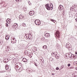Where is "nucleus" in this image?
<instances>
[{"label":"nucleus","instance_id":"nucleus-1","mask_svg":"<svg viewBox=\"0 0 77 77\" xmlns=\"http://www.w3.org/2000/svg\"><path fill=\"white\" fill-rule=\"evenodd\" d=\"M53 5L52 3L50 4V5L49 4H47L45 5V7L48 11L51 10L53 9Z\"/></svg>","mask_w":77,"mask_h":77},{"label":"nucleus","instance_id":"nucleus-2","mask_svg":"<svg viewBox=\"0 0 77 77\" xmlns=\"http://www.w3.org/2000/svg\"><path fill=\"white\" fill-rule=\"evenodd\" d=\"M22 65L21 63H17L15 65V69L16 70H19L20 69V68H21Z\"/></svg>","mask_w":77,"mask_h":77},{"label":"nucleus","instance_id":"nucleus-3","mask_svg":"<svg viewBox=\"0 0 77 77\" xmlns=\"http://www.w3.org/2000/svg\"><path fill=\"white\" fill-rule=\"evenodd\" d=\"M66 56L68 55V56H69V58H71V59H72L73 57H74V54H72V53H67L66 54Z\"/></svg>","mask_w":77,"mask_h":77},{"label":"nucleus","instance_id":"nucleus-4","mask_svg":"<svg viewBox=\"0 0 77 77\" xmlns=\"http://www.w3.org/2000/svg\"><path fill=\"white\" fill-rule=\"evenodd\" d=\"M66 47L69 50H70L71 48V45L69 43H67L66 44Z\"/></svg>","mask_w":77,"mask_h":77},{"label":"nucleus","instance_id":"nucleus-5","mask_svg":"<svg viewBox=\"0 0 77 77\" xmlns=\"http://www.w3.org/2000/svg\"><path fill=\"white\" fill-rule=\"evenodd\" d=\"M35 24H36V25H37V26H39V25H40V24H41V22L40 21V20H35Z\"/></svg>","mask_w":77,"mask_h":77},{"label":"nucleus","instance_id":"nucleus-6","mask_svg":"<svg viewBox=\"0 0 77 77\" xmlns=\"http://www.w3.org/2000/svg\"><path fill=\"white\" fill-rule=\"evenodd\" d=\"M12 40H13V42L14 44L15 43H16V39H15V38L12 37L11 38V41L12 43Z\"/></svg>","mask_w":77,"mask_h":77},{"label":"nucleus","instance_id":"nucleus-7","mask_svg":"<svg viewBox=\"0 0 77 77\" xmlns=\"http://www.w3.org/2000/svg\"><path fill=\"white\" fill-rule=\"evenodd\" d=\"M56 35L58 38H60V32L59 31H57L56 32Z\"/></svg>","mask_w":77,"mask_h":77},{"label":"nucleus","instance_id":"nucleus-8","mask_svg":"<svg viewBox=\"0 0 77 77\" xmlns=\"http://www.w3.org/2000/svg\"><path fill=\"white\" fill-rule=\"evenodd\" d=\"M58 8H59V10L60 11H62V10H63V6L61 5H59V6Z\"/></svg>","mask_w":77,"mask_h":77},{"label":"nucleus","instance_id":"nucleus-9","mask_svg":"<svg viewBox=\"0 0 77 77\" xmlns=\"http://www.w3.org/2000/svg\"><path fill=\"white\" fill-rule=\"evenodd\" d=\"M18 26V24L15 23L13 24V27L14 28H17Z\"/></svg>","mask_w":77,"mask_h":77},{"label":"nucleus","instance_id":"nucleus-10","mask_svg":"<svg viewBox=\"0 0 77 77\" xmlns=\"http://www.w3.org/2000/svg\"><path fill=\"white\" fill-rule=\"evenodd\" d=\"M28 56H29V57H32V55H33V53L32 52H29L28 54Z\"/></svg>","mask_w":77,"mask_h":77},{"label":"nucleus","instance_id":"nucleus-11","mask_svg":"<svg viewBox=\"0 0 77 77\" xmlns=\"http://www.w3.org/2000/svg\"><path fill=\"white\" fill-rule=\"evenodd\" d=\"M70 10H72L73 11H74L75 10V6H72L70 8Z\"/></svg>","mask_w":77,"mask_h":77},{"label":"nucleus","instance_id":"nucleus-12","mask_svg":"<svg viewBox=\"0 0 77 77\" xmlns=\"http://www.w3.org/2000/svg\"><path fill=\"white\" fill-rule=\"evenodd\" d=\"M57 54V52L56 51L54 52H52L51 54L52 56H56Z\"/></svg>","mask_w":77,"mask_h":77},{"label":"nucleus","instance_id":"nucleus-13","mask_svg":"<svg viewBox=\"0 0 77 77\" xmlns=\"http://www.w3.org/2000/svg\"><path fill=\"white\" fill-rule=\"evenodd\" d=\"M45 37H46V38H49V37H50V35L49 34V33H46L45 35Z\"/></svg>","mask_w":77,"mask_h":77},{"label":"nucleus","instance_id":"nucleus-14","mask_svg":"<svg viewBox=\"0 0 77 77\" xmlns=\"http://www.w3.org/2000/svg\"><path fill=\"white\" fill-rule=\"evenodd\" d=\"M11 21V20L10 19H8L6 20V22L8 24H10Z\"/></svg>","mask_w":77,"mask_h":77},{"label":"nucleus","instance_id":"nucleus-15","mask_svg":"<svg viewBox=\"0 0 77 77\" xmlns=\"http://www.w3.org/2000/svg\"><path fill=\"white\" fill-rule=\"evenodd\" d=\"M22 61L24 62H27V59H26V58H23L22 59Z\"/></svg>","mask_w":77,"mask_h":77},{"label":"nucleus","instance_id":"nucleus-16","mask_svg":"<svg viewBox=\"0 0 77 77\" xmlns=\"http://www.w3.org/2000/svg\"><path fill=\"white\" fill-rule=\"evenodd\" d=\"M55 56V57L57 59H58L59 58V57H60V55L58 54H56Z\"/></svg>","mask_w":77,"mask_h":77},{"label":"nucleus","instance_id":"nucleus-17","mask_svg":"<svg viewBox=\"0 0 77 77\" xmlns=\"http://www.w3.org/2000/svg\"><path fill=\"white\" fill-rule=\"evenodd\" d=\"M5 39H6V40H7V41H8V39H9V36L8 35H7L5 37Z\"/></svg>","mask_w":77,"mask_h":77},{"label":"nucleus","instance_id":"nucleus-18","mask_svg":"<svg viewBox=\"0 0 77 77\" xmlns=\"http://www.w3.org/2000/svg\"><path fill=\"white\" fill-rule=\"evenodd\" d=\"M29 14L30 16L33 15V13L32 12V11H30L29 12Z\"/></svg>","mask_w":77,"mask_h":77},{"label":"nucleus","instance_id":"nucleus-19","mask_svg":"<svg viewBox=\"0 0 77 77\" xmlns=\"http://www.w3.org/2000/svg\"><path fill=\"white\" fill-rule=\"evenodd\" d=\"M9 66L8 65H6V67H5V69L6 70H8L9 69Z\"/></svg>","mask_w":77,"mask_h":77},{"label":"nucleus","instance_id":"nucleus-20","mask_svg":"<svg viewBox=\"0 0 77 77\" xmlns=\"http://www.w3.org/2000/svg\"><path fill=\"white\" fill-rule=\"evenodd\" d=\"M3 62H4V63H7L8 62V61H7V59H6V58L5 59L3 60Z\"/></svg>","mask_w":77,"mask_h":77},{"label":"nucleus","instance_id":"nucleus-21","mask_svg":"<svg viewBox=\"0 0 77 77\" xmlns=\"http://www.w3.org/2000/svg\"><path fill=\"white\" fill-rule=\"evenodd\" d=\"M43 48H44V49L45 50V49H47V46H46L45 45H44V46H43Z\"/></svg>","mask_w":77,"mask_h":77},{"label":"nucleus","instance_id":"nucleus-22","mask_svg":"<svg viewBox=\"0 0 77 77\" xmlns=\"http://www.w3.org/2000/svg\"><path fill=\"white\" fill-rule=\"evenodd\" d=\"M49 60H50L51 61H53L54 60V59L52 57H51L49 58Z\"/></svg>","mask_w":77,"mask_h":77},{"label":"nucleus","instance_id":"nucleus-23","mask_svg":"<svg viewBox=\"0 0 77 77\" xmlns=\"http://www.w3.org/2000/svg\"><path fill=\"white\" fill-rule=\"evenodd\" d=\"M25 54H28V51L27 50H25L24 51Z\"/></svg>","mask_w":77,"mask_h":77},{"label":"nucleus","instance_id":"nucleus-24","mask_svg":"<svg viewBox=\"0 0 77 77\" xmlns=\"http://www.w3.org/2000/svg\"><path fill=\"white\" fill-rule=\"evenodd\" d=\"M19 18L20 19H21V20H22V19H23V18H22V16H21V15H20L19 16Z\"/></svg>","mask_w":77,"mask_h":77},{"label":"nucleus","instance_id":"nucleus-25","mask_svg":"<svg viewBox=\"0 0 77 77\" xmlns=\"http://www.w3.org/2000/svg\"><path fill=\"white\" fill-rule=\"evenodd\" d=\"M77 59V57H75L74 55L73 58H72V59Z\"/></svg>","mask_w":77,"mask_h":77},{"label":"nucleus","instance_id":"nucleus-26","mask_svg":"<svg viewBox=\"0 0 77 77\" xmlns=\"http://www.w3.org/2000/svg\"><path fill=\"white\" fill-rule=\"evenodd\" d=\"M16 2H21V0H15Z\"/></svg>","mask_w":77,"mask_h":77},{"label":"nucleus","instance_id":"nucleus-27","mask_svg":"<svg viewBox=\"0 0 77 77\" xmlns=\"http://www.w3.org/2000/svg\"><path fill=\"white\" fill-rule=\"evenodd\" d=\"M23 9H24L25 11H26L27 10V8L26 7L23 8Z\"/></svg>","mask_w":77,"mask_h":77},{"label":"nucleus","instance_id":"nucleus-28","mask_svg":"<svg viewBox=\"0 0 77 77\" xmlns=\"http://www.w3.org/2000/svg\"><path fill=\"white\" fill-rule=\"evenodd\" d=\"M9 48V47H6L5 48V49H7V50H8Z\"/></svg>","mask_w":77,"mask_h":77},{"label":"nucleus","instance_id":"nucleus-29","mask_svg":"<svg viewBox=\"0 0 77 77\" xmlns=\"http://www.w3.org/2000/svg\"><path fill=\"white\" fill-rule=\"evenodd\" d=\"M67 66H71V64H70V63L68 64Z\"/></svg>","mask_w":77,"mask_h":77},{"label":"nucleus","instance_id":"nucleus-30","mask_svg":"<svg viewBox=\"0 0 77 77\" xmlns=\"http://www.w3.org/2000/svg\"><path fill=\"white\" fill-rule=\"evenodd\" d=\"M59 67H57L56 68V70H59Z\"/></svg>","mask_w":77,"mask_h":77},{"label":"nucleus","instance_id":"nucleus-31","mask_svg":"<svg viewBox=\"0 0 77 77\" xmlns=\"http://www.w3.org/2000/svg\"><path fill=\"white\" fill-rule=\"evenodd\" d=\"M5 26L6 27H8V23H6L5 24Z\"/></svg>","mask_w":77,"mask_h":77},{"label":"nucleus","instance_id":"nucleus-32","mask_svg":"<svg viewBox=\"0 0 77 77\" xmlns=\"http://www.w3.org/2000/svg\"><path fill=\"white\" fill-rule=\"evenodd\" d=\"M35 66H37V67H38V65L36 63H35Z\"/></svg>","mask_w":77,"mask_h":77},{"label":"nucleus","instance_id":"nucleus-33","mask_svg":"<svg viewBox=\"0 0 77 77\" xmlns=\"http://www.w3.org/2000/svg\"><path fill=\"white\" fill-rule=\"evenodd\" d=\"M8 62H9V58H6Z\"/></svg>","mask_w":77,"mask_h":77},{"label":"nucleus","instance_id":"nucleus-34","mask_svg":"<svg viewBox=\"0 0 77 77\" xmlns=\"http://www.w3.org/2000/svg\"><path fill=\"white\" fill-rule=\"evenodd\" d=\"M50 21H52V22H53V19H51L50 20Z\"/></svg>","mask_w":77,"mask_h":77},{"label":"nucleus","instance_id":"nucleus-35","mask_svg":"<svg viewBox=\"0 0 77 77\" xmlns=\"http://www.w3.org/2000/svg\"><path fill=\"white\" fill-rule=\"evenodd\" d=\"M73 68H74V67H70V69H73Z\"/></svg>","mask_w":77,"mask_h":77},{"label":"nucleus","instance_id":"nucleus-36","mask_svg":"<svg viewBox=\"0 0 77 77\" xmlns=\"http://www.w3.org/2000/svg\"><path fill=\"white\" fill-rule=\"evenodd\" d=\"M53 22L54 23H55V22H56V20H53Z\"/></svg>","mask_w":77,"mask_h":77},{"label":"nucleus","instance_id":"nucleus-37","mask_svg":"<svg viewBox=\"0 0 77 77\" xmlns=\"http://www.w3.org/2000/svg\"><path fill=\"white\" fill-rule=\"evenodd\" d=\"M33 11V15H35V12H34V11Z\"/></svg>","mask_w":77,"mask_h":77},{"label":"nucleus","instance_id":"nucleus-38","mask_svg":"<svg viewBox=\"0 0 77 77\" xmlns=\"http://www.w3.org/2000/svg\"><path fill=\"white\" fill-rule=\"evenodd\" d=\"M51 75H54V74L53 73H52Z\"/></svg>","mask_w":77,"mask_h":77},{"label":"nucleus","instance_id":"nucleus-39","mask_svg":"<svg viewBox=\"0 0 77 77\" xmlns=\"http://www.w3.org/2000/svg\"><path fill=\"white\" fill-rule=\"evenodd\" d=\"M14 46H15V47H17V45H16V44H15Z\"/></svg>","mask_w":77,"mask_h":77},{"label":"nucleus","instance_id":"nucleus-40","mask_svg":"<svg viewBox=\"0 0 77 77\" xmlns=\"http://www.w3.org/2000/svg\"><path fill=\"white\" fill-rule=\"evenodd\" d=\"M75 20H76V22H77V18L75 19Z\"/></svg>","mask_w":77,"mask_h":77},{"label":"nucleus","instance_id":"nucleus-41","mask_svg":"<svg viewBox=\"0 0 77 77\" xmlns=\"http://www.w3.org/2000/svg\"><path fill=\"white\" fill-rule=\"evenodd\" d=\"M75 54H77V51L75 52Z\"/></svg>","mask_w":77,"mask_h":77},{"label":"nucleus","instance_id":"nucleus-42","mask_svg":"<svg viewBox=\"0 0 77 77\" xmlns=\"http://www.w3.org/2000/svg\"><path fill=\"white\" fill-rule=\"evenodd\" d=\"M28 3L29 5H30V2L29 1V2H28Z\"/></svg>","mask_w":77,"mask_h":77},{"label":"nucleus","instance_id":"nucleus-43","mask_svg":"<svg viewBox=\"0 0 77 77\" xmlns=\"http://www.w3.org/2000/svg\"><path fill=\"white\" fill-rule=\"evenodd\" d=\"M24 17L23 16H22V19H23V18H24Z\"/></svg>","mask_w":77,"mask_h":77},{"label":"nucleus","instance_id":"nucleus-44","mask_svg":"<svg viewBox=\"0 0 77 77\" xmlns=\"http://www.w3.org/2000/svg\"><path fill=\"white\" fill-rule=\"evenodd\" d=\"M68 55H66V57H68Z\"/></svg>","mask_w":77,"mask_h":77},{"label":"nucleus","instance_id":"nucleus-45","mask_svg":"<svg viewBox=\"0 0 77 77\" xmlns=\"http://www.w3.org/2000/svg\"><path fill=\"white\" fill-rule=\"evenodd\" d=\"M63 66H61V67L62 68H63Z\"/></svg>","mask_w":77,"mask_h":77},{"label":"nucleus","instance_id":"nucleus-46","mask_svg":"<svg viewBox=\"0 0 77 77\" xmlns=\"http://www.w3.org/2000/svg\"><path fill=\"white\" fill-rule=\"evenodd\" d=\"M28 38H29V39H30V38H29V37H28Z\"/></svg>","mask_w":77,"mask_h":77},{"label":"nucleus","instance_id":"nucleus-47","mask_svg":"<svg viewBox=\"0 0 77 77\" xmlns=\"http://www.w3.org/2000/svg\"><path fill=\"white\" fill-rule=\"evenodd\" d=\"M1 44V41L0 40V44Z\"/></svg>","mask_w":77,"mask_h":77},{"label":"nucleus","instance_id":"nucleus-48","mask_svg":"<svg viewBox=\"0 0 77 77\" xmlns=\"http://www.w3.org/2000/svg\"><path fill=\"white\" fill-rule=\"evenodd\" d=\"M75 69H76V70H77V68H76Z\"/></svg>","mask_w":77,"mask_h":77},{"label":"nucleus","instance_id":"nucleus-49","mask_svg":"<svg viewBox=\"0 0 77 77\" xmlns=\"http://www.w3.org/2000/svg\"><path fill=\"white\" fill-rule=\"evenodd\" d=\"M76 15L77 16V13H76Z\"/></svg>","mask_w":77,"mask_h":77},{"label":"nucleus","instance_id":"nucleus-50","mask_svg":"<svg viewBox=\"0 0 77 77\" xmlns=\"http://www.w3.org/2000/svg\"><path fill=\"white\" fill-rule=\"evenodd\" d=\"M35 71H34V72H35Z\"/></svg>","mask_w":77,"mask_h":77}]
</instances>
